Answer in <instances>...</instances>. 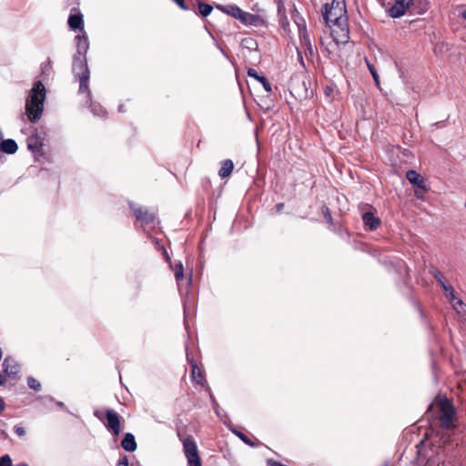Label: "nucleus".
Masks as SVG:
<instances>
[{
	"label": "nucleus",
	"mask_w": 466,
	"mask_h": 466,
	"mask_svg": "<svg viewBox=\"0 0 466 466\" xmlns=\"http://www.w3.org/2000/svg\"><path fill=\"white\" fill-rule=\"evenodd\" d=\"M323 17L330 28V34L337 44H345L349 39V25L345 0H332L324 6Z\"/></svg>",
	"instance_id": "f257e3e1"
},
{
	"label": "nucleus",
	"mask_w": 466,
	"mask_h": 466,
	"mask_svg": "<svg viewBox=\"0 0 466 466\" xmlns=\"http://www.w3.org/2000/svg\"><path fill=\"white\" fill-rule=\"evenodd\" d=\"M45 99V86L41 81H36L30 90L25 103V111L30 121L35 122L40 119L44 109Z\"/></svg>",
	"instance_id": "f03ea898"
},
{
	"label": "nucleus",
	"mask_w": 466,
	"mask_h": 466,
	"mask_svg": "<svg viewBox=\"0 0 466 466\" xmlns=\"http://www.w3.org/2000/svg\"><path fill=\"white\" fill-rule=\"evenodd\" d=\"M73 72L79 79V94L85 95L86 101L90 100V90L88 87L89 70L86 56H75L73 61Z\"/></svg>",
	"instance_id": "7ed1b4c3"
},
{
	"label": "nucleus",
	"mask_w": 466,
	"mask_h": 466,
	"mask_svg": "<svg viewBox=\"0 0 466 466\" xmlns=\"http://www.w3.org/2000/svg\"><path fill=\"white\" fill-rule=\"evenodd\" d=\"M438 405L441 412L440 420L441 426L447 430L455 428V409L453 405L447 399L441 400Z\"/></svg>",
	"instance_id": "20e7f679"
},
{
	"label": "nucleus",
	"mask_w": 466,
	"mask_h": 466,
	"mask_svg": "<svg viewBox=\"0 0 466 466\" xmlns=\"http://www.w3.org/2000/svg\"><path fill=\"white\" fill-rule=\"evenodd\" d=\"M184 452L189 466H201L200 458L196 443L191 439L183 441Z\"/></svg>",
	"instance_id": "39448f33"
},
{
	"label": "nucleus",
	"mask_w": 466,
	"mask_h": 466,
	"mask_svg": "<svg viewBox=\"0 0 466 466\" xmlns=\"http://www.w3.org/2000/svg\"><path fill=\"white\" fill-rule=\"evenodd\" d=\"M411 4L412 0H395L394 5L389 9L390 16L393 18L402 16Z\"/></svg>",
	"instance_id": "423d86ee"
},
{
	"label": "nucleus",
	"mask_w": 466,
	"mask_h": 466,
	"mask_svg": "<svg viewBox=\"0 0 466 466\" xmlns=\"http://www.w3.org/2000/svg\"><path fill=\"white\" fill-rule=\"evenodd\" d=\"M106 427L112 431L114 435H118L121 431L119 416L113 410L106 411Z\"/></svg>",
	"instance_id": "0eeeda50"
},
{
	"label": "nucleus",
	"mask_w": 466,
	"mask_h": 466,
	"mask_svg": "<svg viewBox=\"0 0 466 466\" xmlns=\"http://www.w3.org/2000/svg\"><path fill=\"white\" fill-rule=\"evenodd\" d=\"M406 177L410 184L420 189L429 190V187L426 183V178L420 175L415 170H409L406 173Z\"/></svg>",
	"instance_id": "6e6552de"
},
{
	"label": "nucleus",
	"mask_w": 466,
	"mask_h": 466,
	"mask_svg": "<svg viewBox=\"0 0 466 466\" xmlns=\"http://www.w3.org/2000/svg\"><path fill=\"white\" fill-rule=\"evenodd\" d=\"M297 25L299 28V39L301 42V46L305 47L307 51H309L310 54L313 53L312 44L309 38V35L308 34V31L305 26L304 21L302 23L297 22Z\"/></svg>",
	"instance_id": "1a4fd4ad"
},
{
	"label": "nucleus",
	"mask_w": 466,
	"mask_h": 466,
	"mask_svg": "<svg viewBox=\"0 0 466 466\" xmlns=\"http://www.w3.org/2000/svg\"><path fill=\"white\" fill-rule=\"evenodd\" d=\"M131 208L133 209L136 217L144 223H151L154 221L156 218L154 213L149 212L148 210L143 208L142 207L131 206Z\"/></svg>",
	"instance_id": "9d476101"
},
{
	"label": "nucleus",
	"mask_w": 466,
	"mask_h": 466,
	"mask_svg": "<svg viewBox=\"0 0 466 466\" xmlns=\"http://www.w3.org/2000/svg\"><path fill=\"white\" fill-rule=\"evenodd\" d=\"M3 367H4V372L7 376L16 375L19 372V369H20L17 362L10 357H7L5 359V360L3 362Z\"/></svg>",
	"instance_id": "9b49d317"
},
{
	"label": "nucleus",
	"mask_w": 466,
	"mask_h": 466,
	"mask_svg": "<svg viewBox=\"0 0 466 466\" xmlns=\"http://www.w3.org/2000/svg\"><path fill=\"white\" fill-rule=\"evenodd\" d=\"M121 446L127 451H135L137 445L134 435L132 433H126L124 439L121 441Z\"/></svg>",
	"instance_id": "f8f14e48"
},
{
	"label": "nucleus",
	"mask_w": 466,
	"mask_h": 466,
	"mask_svg": "<svg viewBox=\"0 0 466 466\" xmlns=\"http://www.w3.org/2000/svg\"><path fill=\"white\" fill-rule=\"evenodd\" d=\"M76 40L77 46L76 56H85L89 46L86 35L84 33L82 35H76Z\"/></svg>",
	"instance_id": "ddd939ff"
},
{
	"label": "nucleus",
	"mask_w": 466,
	"mask_h": 466,
	"mask_svg": "<svg viewBox=\"0 0 466 466\" xmlns=\"http://www.w3.org/2000/svg\"><path fill=\"white\" fill-rule=\"evenodd\" d=\"M68 25L73 30L80 29L83 31V15L81 14H71L68 18Z\"/></svg>",
	"instance_id": "4468645a"
},
{
	"label": "nucleus",
	"mask_w": 466,
	"mask_h": 466,
	"mask_svg": "<svg viewBox=\"0 0 466 466\" xmlns=\"http://www.w3.org/2000/svg\"><path fill=\"white\" fill-rule=\"evenodd\" d=\"M17 144L14 139H4L0 143V151L6 154H15L17 151Z\"/></svg>",
	"instance_id": "2eb2a0df"
},
{
	"label": "nucleus",
	"mask_w": 466,
	"mask_h": 466,
	"mask_svg": "<svg viewBox=\"0 0 466 466\" xmlns=\"http://www.w3.org/2000/svg\"><path fill=\"white\" fill-rule=\"evenodd\" d=\"M362 220L366 227L370 230H374L380 224L379 218H375L371 212H366L362 215Z\"/></svg>",
	"instance_id": "dca6fc26"
},
{
	"label": "nucleus",
	"mask_w": 466,
	"mask_h": 466,
	"mask_svg": "<svg viewBox=\"0 0 466 466\" xmlns=\"http://www.w3.org/2000/svg\"><path fill=\"white\" fill-rule=\"evenodd\" d=\"M234 168V164L232 160L227 159L222 162L221 167L218 171V175L222 177H228L232 173V170Z\"/></svg>",
	"instance_id": "f3484780"
},
{
	"label": "nucleus",
	"mask_w": 466,
	"mask_h": 466,
	"mask_svg": "<svg viewBox=\"0 0 466 466\" xmlns=\"http://www.w3.org/2000/svg\"><path fill=\"white\" fill-rule=\"evenodd\" d=\"M238 20H240L245 25H257L259 18L256 15L244 12L243 10H241V14L238 17Z\"/></svg>",
	"instance_id": "a211bd4d"
},
{
	"label": "nucleus",
	"mask_w": 466,
	"mask_h": 466,
	"mask_svg": "<svg viewBox=\"0 0 466 466\" xmlns=\"http://www.w3.org/2000/svg\"><path fill=\"white\" fill-rule=\"evenodd\" d=\"M174 275L177 282L178 289H182V283L181 281L184 279V268L183 264L181 262H178L175 265L174 268Z\"/></svg>",
	"instance_id": "6ab92c4d"
},
{
	"label": "nucleus",
	"mask_w": 466,
	"mask_h": 466,
	"mask_svg": "<svg viewBox=\"0 0 466 466\" xmlns=\"http://www.w3.org/2000/svg\"><path fill=\"white\" fill-rule=\"evenodd\" d=\"M241 46L243 49L248 50L249 53L256 52L258 50V43L252 37H245L241 41Z\"/></svg>",
	"instance_id": "aec40b11"
},
{
	"label": "nucleus",
	"mask_w": 466,
	"mask_h": 466,
	"mask_svg": "<svg viewBox=\"0 0 466 466\" xmlns=\"http://www.w3.org/2000/svg\"><path fill=\"white\" fill-rule=\"evenodd\" d=\"M221 9L223 12L227 13L228 15H231L236 19H238L241 14V9L237 5L223 6L221 7Z\"/></svg>",
	"instance_id": "412c9836"
},
{
	"label": "nucleus",
	"mask_w": 466,
	"mask_h": 466,
	"mask_svg": "<svg viewBox=\"0 0 466 466\" xmlns=\"http://www.w3.org/2000/svg\"><path fill=\"white\" fill-rule=\"evenodd\" d=\"M192 378L197 383H198V384L203 383L204 377L202 375L201 370L198 368V366L196 364L192 365Z\"/></svg>",
	"instance_id": "4be33fe9"
},
{
	"label": "nucleus",
	"mask_w": 466,
	"mask_h": 466,
	"mask_svg": "<svg viewBox=\"0 0 466 466\" xmlns=\"http://www.w3.org/2000/svg\"><path fill=\"white\" fill-rule=\"evenodd\" d=\"M443 290L445 292L446 298L450 300L451 305L456 301V299H459V298L456 297L455 291H454V289H453V288L451 286V287H446V286L443 285Z\"/></svg>",
	"instance_id": "5701e85b"
},
{
	"label": "nucleus",
	"mask_w": 466,
	"mask_h": 466,
	"mask_svg": "<svg viewBox=\"0 0 466 466\" xmlns=\"http://www.w3.org/2000/svg\"><path fill=\"white\" fill-rule=\"evenodd\" d=\"M452 307L459 315H464L466 313V305L461 299H456V301L452 304Z\"/></svg>",
	"instance_id": "b1692460"
},
{
	"label": "nucleus",
	"mask_w": 466,
	"mask_h": 466,
	"mask_svg": "<svg viewBox=\"0 0 466 466\" xmlns=\"http://www.w3.org/2000/svg\"><path fill=\"white\" fill-rule=\"evenodd\" d=\"M198 7L199 13L205 17L208 16L212 11V6L208 4H199Z\"/></svg>",
	"instance_id": "393cba45"
},
{
	"label": "nucleus",
	"mask_w": 466,
	"mask_h": 466,
	"mask_svg": "<svg viewBox=\"0 0 466 466\" xmlns=\"http://www.w3.org/2000/svg\"><path fill=\"white\" fill-rule=\"evenodd\" d=\"M27 384H28L29 388H31L35 390H40V389H41L40 382L33 377L27 378Z\"/></svg>",
	"instance_id": "a878e982"
},
{
	"label": "nucleus",
	"mask_w": 466,
	"mask_h": 466,
	"mask_svg": "<svg viewBox=\"0 0 466 466\" xmlns=\"http://www.w3.org/2000/svg\"><path fill=\"white\" fill-rule=\"evenodd\" d=\"M90 106L92 108V112L94 113V115L103 116L105 114V111L100 105H96V104L91 102Z\"/></svg>",
	"instance_id": "bb28decb"
},
{
	"label": "nucleus",
	"mask_w": 466,
	"mask_h": 466,
	"mask_svg": "<svg viewBox=\"0 0 466 466\" xmlns=\"http://www.w3.org/2000/svg\"><path fill=\"white\" fill-rule=\"evenodd\" d=\"M434 277H435L436 280L439 282V284L441 286L442 289H443V285L446 287L451 286L444 279V278L441 272L436 271L434 274Z\"/></svg>",
	"instance_id": "cd10ccee"
},
{
	"label": "nucleus",
	"mask_w": 466,
	"mask_h": 466,
	"mask_svg": "<svg viewBox=\"0 0 466 466\" xmlns=\"http://www.w3.org/2000/svg\"><path fill=\"white\" fill-rule=\"evenodd\" d=\"M258 82L263 86L264 89L269 93L271 92V85L265 76H261Z\"/></svg>",
	"instance_id": "c85d7f7f"
},
{
	"label": "nucleus",
	"mask_w": 466,
	"mask_h": 466,
	"mask_svg": "<svg viewBox=\"0 0 466 466\" xmlns=\"http://www.w3.org/2000/svg\"><path fill=\"white\" fill-rule=\"evenodd\" d=\"M0 466H12V460L9 455H4L0 458Z\"/></svg>",
	"instance_id": "c756f323"
},
{
	"label": "nucleus",
	"mask_w": 466,
	"mask_h": 466,
	"mask_svg": "<svg viewBox=\"0 0 466 466\" xmlns=\"http://www.w3.org/2000/svg\"><path fill=\"white\" fill-rule=\"evenodd\" d=\"M27 147L30 150L35 151L37 149V139L35 137H31L28 139Z\"/></svg>",
	"instance_id": "7c9ffc66"
},
{
	"label": "nucleus",
	"mask_w": 466,
	"mask_h": 466,
	"mask_svg": "<svg viewBox=\"0 0 466 466\" xmlns=\"http://www.w3.org/2000/svg\"><path fill=\"white\" fill-rule=\"evenodd\" d=\"M322 213H323V216L326 218L327 222H329V224H332V222H333L332 217H331V214L327 207H323Z\"/></svg>",
	"instance_id": "2f4dec72"
},
{
	"label": "nucleus",
	"mask_w": 466,
	"mask_h": 466,
	"mask_svg": "<svg viewBox=\"0 0 466 466\" xmlns=\"http://www.w3.org/2000/svg\"><path fill=\"white\" fill-rule=\"evenodd\" d=\"M248 76L256 79L257 81H258L260 79V77L262 76H259L258 74V72L253 68L248 69Z\"/></svg>",
	"instance_id": "473e14b6"
},
{
	"label": "nucleus",
	"mask_w": 466,
	"mask_h": 466,
	"mask_svg": "<svg viewBox=\"0 0 466 466\" xmlns=\"http://www.w3.org/2000/svg\"><path fill=\"white\" fill-rule=\"evenodd\" d=\"M428 190L420 189V187H416L414 194L417 198L423 199L424 198V193H426Z\"/></svg>",
	"instance_id": "72a5a7b5"
},
{
	"label": "nucleus",
	"mask_w": 466,
	"mask_h": 466,
	"mask_svg": "<svg viewBox=\"0 0 466 466\" xmlns=\"http://www.w3.org/2000/svg\"><path fill=\"white\" fill-rule=\"evenodd\" d=\"M234 433H235V434H236V435H237L240 440H242L245 443H247V444H250L249 440L248 439V437H247L245 434H243L242 432L238 431H234Z\"/></svg>",
	"instance_id": "f704fd0d"
},
{
	"label": "nucleus",
	"mask_w": 466,
	"mask_h": 466,
	"mask_svg": "<svg viewBox=\"0 0 466 466\" xmlns=\"http://www.w3.org/2000/svg\"><path fill=\"white\" fill-rule=\"evenodd\" d=\"M368 66H369V69H370V73H371V75H372V76H373V78H374L375 82H376L377 84H379V76H378V74H377V72H376V70H375L374 66H370V65H368Z\"/></svg>",
	"instance_id": "c9c22d12"
},
{
	"label": "nucleus",
	"mask_w": 466,
	"mask_h": 466,
	"mask_svg": "<svg viewBox=\"0 0 466 466\" xmlns=\"http://www.w3.org/2000/svg\"><path fill=\"white\" fill-rule=\"evenodd\" d=\"M15 432L18 436L22 437V436H25V430L23 427H21V426H15Z\"/></svg>",
	"instance_id": "e433bc0d"
},
{
	"label": "nucleus",
	"mask_w": 466,
	"mask_h": 466,
	"mask_svg": "<svg viewBox=\"0 0 466 466\" xmlns=\"http://www.w3.org/2000/svg\"><path fill=\"white\" fill-rule=\"evenodd\" d=\"M118 465L127 466L128 465V459L127 456H124L119 461Z\"/></svg>",
	"instance_id": "4c0bfd02"
},
{
	"label": "nucleus",
	"mask_w": 466,
	"mask_h": 466,
	"mask_svg": "<svg viewBox=\"0 0 466 466\" xmlns=\"http://www.w3.org/2000/svg\"><path fill=\"white\" fill-rule=\"evenodd\" d=\"M174 2L177 3V5L181 7L182 9H187L186 5H185V2L184 0H173Z\"/></svg>",
	"instance_id": "58836bf2"
},
{
	"label": "nucleus",
	"mask_w": 466,
	"mask_h": 466,
	"mask_svg": "<svg viewBox=\"0 0 466 466\" xmlns=\"http://www.w3.org/2000/svg\"><path fill=\"white\" fill-rule=\"evenodd\" d=\"M5 404L2 398H0V413L5 410Z\"/></svg>",
	"instance_id": "ea45409f"
},
{
	"label": "nucleus",
	"mask_w": 466,
	"mask_h": 466,
	"mask_svg": "<svg viewBox=\"0 0 466 466\" xmlns=\"http://www.w3.org/2000/svg\"><path fill=\"white\" fill-rule=\"evenodd\" d=\"M460 16H461L462 19L466 20V7L461 11V13H460Z\"/></svg>",
	"instance_id": "a19ab883"
},
{
	"label": "nucleus",
	"mask_w": 466,
	"mask_h": 466,
	"mask_svg": "<svg viewBox=\"0 0 466 466\" xmlns=\"http://www.w3.org/2000/svg\"><path fill=\"white\" fill-rule=\"evenodd\" d=\"M16 466H28V464L25 463V462H22V463L17 464Z\"/></svg>",
	"instance_id": "79ce46f5"
},
{
	"label": "nucleus",
	"mask_w": 466,
	"mask_h": 466,
	"mask_svg": "<svg viewBox=\"0 0 466 466\" xmlns=\"http://www.w3.org/2000/svg\"><path fill=\"white\" fill-rule=\"evenodd\" d=\"M282 207H283V204H279V205L277 206L278 210H280Z\"/></svg>",
	"instance_id": "37998d69"
},
{
	"label": "nucleus",
	"mask_w": 466,
	"mask_h": 466,
	"mask_svg": "<svg viewBox=\"0 0 466 466\" xmlns=\"http://www.w3.org/2000/svg\"><path fill=\"white\" fill-rule=\"evenodd\" d=\"M190 281H191V278H189V279H187V284H189V283H190Z\"/></svg>",
	"instance_id": "c03bdc74"
}]
</instances>
